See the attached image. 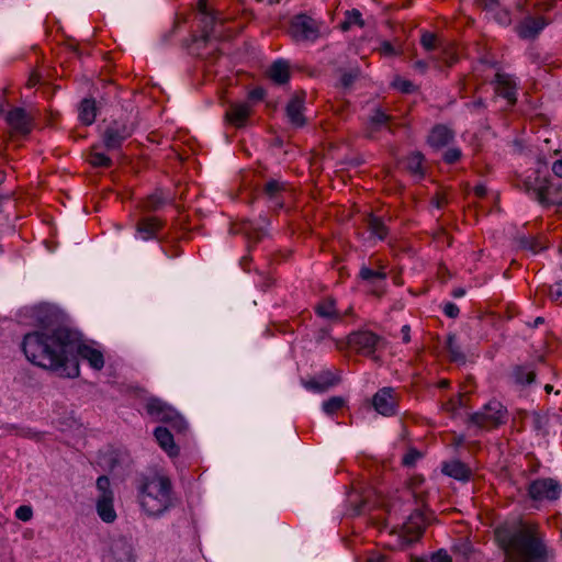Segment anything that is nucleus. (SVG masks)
I'll list each match as a JSON object with an SVG mask.
<instances>
[{
	"label": "nucleus",
	"instance_id": "nucleus-62",
	"mask_svg": "<svg viewBox=\"0 0 562 562\" xmlns=\"http://www.w3.org/2000/svg\"><path fill=\"white\" fill-rule=\"evenodd\" d=\"M465 294V290L462 288H457L452 291L453 297H462Z\"/></svg>",
	"mask_w": 562,
	"mask_h": 562
},
{
	"label": "nucleus",
	"instance_id": "nucleus-58",
	"mask_svg": "<svg viewBox=\"0 0 562 562\" xmlns=\"http://www.w3.org/2000/svg\"><path fill=\"white\" fill-rule=\"evenodd\" d=\"M198 10H199V12L202 15H205V14L210 13L209 10H207L206 0H199V2H198Z\"/></svg>",
	"mask_w": 562,
	"mask_h": 562
},
{
	"label": "nucleus",
	"instance_id": "nucleus-60",
	"mask_svg": "<svg viewBox=\"0 0 562 562\" xmlns=\"http://www.w3.org/2000/svg\"><path fill=\"white\" fill-rule=\"evenodd\" d=\"M474 193L476 196L483 198L486 194V187L483 184L475 186Z\"/></svg>",
	"mask_w": 562,
	"mask_h": 562
},
{
	"label": "nucleus",
	"instance_id": "nucleus-17",
	"mask_svg": "<svg viewBox=\"0 0 562 562\" xmlns=\"http://www.w3.org/2000/svg\"><path fill=\"white\" fill-rule=\"evenodd\" d=\"M164 223L158 217H142L135 225V238L143 241L158 239V233L162 228Z\"/></svg>",
	"mask_w": 562,
	"mask_h": 562
},
{
	"label": "nucleus",
	"instance_id": "nucleus-19",
	"mask_svg": "<svg viewBox=\"0 0 562 562\" xmlns=\"http://www.w3.org/2000/svg\"><path fill=\"white\" fill-rule=\"evenodd\" d=\"M493 83L495 85V90L499 95L508 100L510 103L516 102L517 83L510 75L496 72Z\"/></svg>",
	"mask_w": 562,
	"mask_h": 562
},
{
	"label": "nucleus",
	"instance_id": "nucleus-42",
	"mask_svg": "<svg viewBox=\"0 0 562 562\" xmlns=\"http://www.w3.org/2000/svg\"><path fill=\"white\" fill-rule=\"evenodd\" d=\"M162 204L164 199L158 193H155L148 196L145 206L147 210L155 211L159 209Z\"/></svg>",
	"mask_w": 562,
	"mask_h": 562
},
{
	"label": "nucleus",
	"instance_id": "nucleus-29",
	"mask_svg": "<svg viewBox=\"0 0 562 562\" xmlns=\"http://www.w3.org/2000/svg\"><path fill=\"white\" fill-rule=\"evenodd\" d=\"M392 121V116L387 115L383 110L375 109L370 117L367 137L370 139L375 138V133L384 125Z\"/></svg>",
	"mask_w": 562,
	"mask_h": 562
},
{
	"label": "nucleus",
	"instance_id": "nucleus-47",
	"mask_svg": "<svg viewBox=\"0 0 562 562\" xmlns=\"http://www.w3.org/2000/svg\"><path fill=\"white\" fill-rule=\"evenodd\" d=\"M351 503L353 504L352 515L359 516V515H362L363 513H366L367 506H368V502L366 499H361L359 502L351 499Z\"/></svg>",
	"mask_w": 562,
	"mask_h": 562
},
{
	"label": "nucleus",
	"instance_id": "nucleus-23",
	"mask_svg": "<svg viewBox=\"0 0 562 562\" xmlns=\"http://www.w3.org/2000/svg\"><path fill=\"white\" fill-rule=\"evenodd\" d=\"M110 552L116 562H131L133 560V547L126 538L120 537L112 540Z\"/></svg>",
	"mask_w": 562,
	"mask_h": 562
},
{
	"label": "nucleus",
	"instance_id": "nucleus-5",
	"mask_svg": "<svg viewBox=\"0 0 562 562\" xmlns=\"http://www.w3.org/2000/svg\"><path fill=\"white\" fill-rule=\"evenodd\" d=\"M324 23L306 13L294 15L289 25V34L297 43H314L322 35Z\"/></svg>",
	"mask_w": 562,
	"mask_h": 562
},
{
	"label": "nucleus",
	"instance_id": "nucleus-36",
	"mask_svg": "<svg viewBox=\"0 0 562 562\" xmlns=\"http://www.w3.org/2000/svg\"><path fill=\"white\" fill-rule=\"evenodd\" d=\"M447 348H448L449 355L453 361H456V362H464L465 361V356L463 355L460 347L456 342L454 336L451 335L448 337Z\"/></svg>",
	"mask_w": 562,
	"mask_h": 562
},
{
	"label": "nucleus",
	"instance_id": "nucleus-33",
	"mask_svg": "<svg viewBox=\"0 0 562 562\" xmlns=\"http://www.w3.org/2000/svg\"><path fill=\"white\" fill-rule=\"evenodd\" d=\"M514 378L518 384H531L536 380V372L527 366H518L514 370Z\"/></svg>",
	"mask_w": 562,
	"mask_h": 562
},
{
	"label": "nucleus",
	"instance_id": "nucleus-57",
	"mask_svg": "<svg viewBox=\"0 0 562 562\" xmlns=\"http://www.w3.org/2000/svg\"><path fill=\"white\" fill-rule=\"evenodd\" d=\"M468 106L472 110H479V109L484 108V101H483V99L479 98L477 100H475L471 103H468Z\"/></svg>",
	"mask_w": 562,
	"mask_h": 562
},
{
	"label": "nucleus",
	"instance_id": "nucleus-21",
	"mask_svg": "<svg viewBox=\"0 0 562 562\" xmlns=\"http://www.w3.org/2000/svg\"><path fill=\"white\" fill-rule=\"evenodd\" d=\"M5 120L14 131L21 134H29L31 132V117L22 108H14L9 111Z\"/></svg>",
	"mask_w": 562,
	"mask_h": 562
},
{
	"label": "nucleus",
	"instance_id": "nucleus-1",
	"mask_svg": "<svg viewBox=\"0 0 562 562\" xmlns=\"http://www.w3.org/2000/svg\"><path fill=\"white\" fill-rule=\"evenodd\" d=\"M34 317L37 329L25 334L22 341L30 362L67 378L79 375L78 357L95 370L104 367L102 352L83 344L81 334L67 324L59 310L41 305L35 308Z\"/></svg>",
	"mask_w": 562,
	"mask_h": 562
},
{
	"label": "nucleus",
	"instance_id": "nucleus-22",
	"mask_svg": "<svg viewBox=\"0 0 562 562\" xmlns=\"http://www.w3.org/2000/svg\"><path fill=\"white\" fill-rule=\"evenodd\" d=\"M285 189V182L271 179L263 186L262 193L269 200L271 206L281 209L283 206V193Z\"/></svg>",
	"mask_w": 562,
	"mask_h": 562
},
{
	"label": "nucleus",
	"instance_id": "nucleus-37",
	"mask_svg": "<svg viewBox=\"0 0 562 562\" xmlns=\"http://www.w3.org/2000/svg\"><path fill=\"white\" fill-rule=\"evenodd\" d=\"M95 149V146L93 147ZM89 162L94 167H110L112 165V160L109 156L103 153H99L92 150L89 157Z\"/></svg>",
	"mask_w": 562,
	"mask_h": 562
},
{
	"label": "nucleus",
	"instance_id": "nucleus-49",
	"mask_svg": "<svg viewBox=\"0 0 562 562\" xmlns=\"http://www.w3.org/2000/svg\"><path fill=\"white\" fill-rule=\"evenodd\" d=\"M380 50L383 55H386V56L396 54L394 46L390 42H383L381 44Z\"/></svg>",
	"mask_w": 562,
	"mask_h": 562
},
{
	"label": "nucleus",
	"instance_id": "nucleus-38",
	"mask_svg": "<svg viewBox=\"0 0 562 562\" xmlns=\"http://www.w3.org/2000/svg\"><path fill=\"white\" fill-rule=\"evenodd\" d=\"M345 404V401L340 396H333L323 403V411L327 415H333L339 411Z\"/></svg>",
	"mask_w": 562,
	"mask_h": 562
},
{
	"label": "nucleus",
	"instance_id": "nucleus-44",
	"mask_svg": "<svg viewBox=\"0 0 562 562\" xmlns=\"http://www.w3.org/2000/svg\"><path fill=\"white\" fill-rule=\"evenodd\" d=\"M429 562H452V558L443 549H440L429 557Z\"/></svg>",
	"mask_w": 562,
	"mask_h": 562
},
{
	"label": "nucleus",
	"instance_id": "nucleus-54",
	"mask_svg": "<svg viewBox=\"0 0 562 562\" xmlns=\"http://www.w3.org/2000/svg\"><path fill=\"white\" fill-rule=\"evenodd\" d=\"M479 3L484 8L492 10L498 4V0H477Z\"/></svg>",
	"mask_w": 562,
	"mask_h": 562
},
{
	"label": "nucleus",
	"instance_id": "nucleus-3",
	"mask_svg": "<svg viewBox=\"0 0 562 562\" xmlns=\"http://www.w3.org/2000/svg\"><path fill=\"white\" fill-rule=\"evenodd\" d=\"M137 498L143 512L150 517H160L178 504L170 477L160 472L139 479Z\"/></svg>",
	"mask_w": 562,
	"mask_h": 562
},
{
	"label": "nucleus",
	"instance_id": "nucleus-18",
	"mask_svg": "<svg viewBox=\"0 0 562 562\" xmlns=\"http://www.w3.org/2000/svg\"><path fill=\"white\" fill-rule=\"evenodd\" d=\"M269 221L266 217H260L259 221L246 220L240 223L239 232L250 243L260 241L267 234V226Z\"/></svg>",
	"mask_w": 562,
	"mask_h": 562
},
{
	"label": "nucleus",
	"instance_id": "nucleus-10",
	"mask_svg": "<svg viewBox=\"0 0 562 562\" xmlns=\"http://www.w3.org/2000/svg\"><path fill=\"white\" fill-rule=\"evenodd\" d=\"M561 493L562 485L551 477L533 480L528 486V495L535 502L557 501Z\"/></svg>",
	"mask_w": 562,
	"mask_h": 562
},
{
	"label": "nucleus",
	"instance_id": "nucleus-56",
	"mask_svg": "<svg viewBox=\"0 0 562 562\" xmlns=\"http://www.w3.org/2000/svg\"><path fill=\"white\" fill-rule=\"evenodd\" d=\"M329 336V329L328 328H321L317 334H316V341H322L324 340L325 338H327Z\"/></svg>",
	"mask_w": 562,
	"mask_h": 562
},
{
	"label": "nucleus",
	"instance_id": "nucleus-40",
	"mask_svg": "<svg viewBox=\"0 0 562 562\" xmlns=\"http://www.w3.org/2000/svg\"><path fill=\"white\" fill-rule=\"evenodd\" d=\"M420 43L426 50H434L439 47L437 36L430 32H424L422 34Z\"/></svg>",
	"mask_w": 562,
	"mask_h": 562
},
{
	"label": "nucleus",
	"instance_id": "nucleus-24",
	"mask_svg": "<svg viewBox=\"0 0 562 562\" xmlns=\"http://www.w3.org/2000/svg\"><path fill=\"white\" fill-rule=\"evenodd\" d=\"M441 471L443 474L459 481H468L471 475V470L469 467L460 460L443 462L441 465Z\"/></svg>",
	"mask_w": 562,
	"mask_h": 562
},
{
	"label": "nucleus",
	"instance_id": "nucleus-2",
	"mask_svg": "<svg viewBox=\"0 0 562 562\" xmlns=\"http://www.w3.org/2000/svg\"><path fill=\"white\" fill-rule=\"evenodd\" d=\"M494 535L510 562H548L549 552L537 526L504 522L495 528Z\"/></svg>",
	"mask_w": 562,
	"mask_h": 562
},
{
	"label": "nucleus",
	"instance_id": "nucleus-14",
	"mask_svg": "<svg viewBox=\"0 0 562 562\" xmlns=\"http://www.w3.org/2000/svg\"><path fill=\"white\" fill-rule=\"evenodd\" d=\"M374 409L383 416H392L396 414L397 401L396 393L393 387H382L372 400Z\"/></svg>",
	"mask_w": 562,
	"mask_h": 562
},
{
	"label": "nucleus",
	"instance_id": "nucleus-20",
	"mask_svg": "<svg viewBox=\"0 0 562 562\" xmlns=\"http://www.w3.org/2000/svg\"><path fill=\"white\" fill-rule=\"evenodd\" d=\"M251 113V106L248 102L233 103L225 113L226 121L237 127H244L247 124Z\"/></svg>",
	"mask_w": 562,
	"mask_h": 562
},
{
	"label": "nucleus",
	"instance_id": "nucleus-30",
	"mask_svg": "<svg viewBox=\"0 0 562 562\" xmlns=\"http://www.w3.org/2000/svg\"><path fill=\"white\" fill-rule=\"evenodd\" d=\"M270 78L277 83H285L290 78V67L284 60L274 61L269 69Z\"/></svg>",
	"mask_w": 562,
	"mask_h": 562
},
{
	"label": "nucleus",
	"instance_id": "nucleus-32",
	"mask_svg": "<svg viewBox=\"0 0 562 562\" xmlns=\"http://www.w3.org/2000/svg\"><path fill=\"white\" fill-rule=\"evenodd\" d=\"M518 245L520 248L538 254L547 248V246L535 236H520L518 238Z\"/></svg>",
	"mask_w": 562,
	"mask_h": 562
},
{
	"label": "nucleus",
	"instance_id": "nucleus-55",
	"mask_svg": "<svg viewBox=\"0 0 562 562\" xmlns=\"http://www.w3.org/2000/svg\"><path fill=\"white\" fill-rule=\"evenodd\" d=\"M402 333V340L403 342L407 344L411 340V327L408 325H404L401 329Z\"/></svg>",
	"mask_w": 562,
	"mask_h": 562
},
{
	"label": "nucleus",
	"instance_id": "nucleus-25",
	"mask_svg": "<svg viewBox=\"0 0 562 562\" xmlns=\"http://www.w3.org/2000/svg\"><path fill=\"white\" fill-rule=\"evenodd\" d=\"M98 113L97 102L93 98H85L78 105V119L85 125L94 123Z\"/></svg>",
	"mask_w": 562,
	"mask_h": 562
},
{
	"label": "nucleus",
	"instance_id": "nucleus-34",
	"mask_svg": "<svg viewBox=\"0 0 562 562\" xmlns=\"http://www.w3.org/2000/svg\"><path fill=\"white\" fill-rule=\"evenodd\" d=\"M315 312L323 318L339 319V314L335 308V301L333 299H327L319 303L315 307Z\"/></svg>",
	"mask_w": 562,
	"mask_h": 562
},
{
	"label": "nucleus",
	"instance_id": "nucleus-45",
	"mask_svg": "<svg viewBox=\"0 0 562 562\" xmlns=\"http://www.w3.org/2000/svg\"><path fill=\"white\" fill-rule=\"evenodd\" d=\"M364 562H393L387 554L379 551H372L367 555Z\"/></svg>",
	"mask_w": 562,
	"mask_h": 562
},
{
	"label": "nucleus",
	"instance_id": "nucleus-41",
	"mask_svg": "<svg viewBox=\"0 0 562 562\" xmlns=\"http://www.w3.org/2000/svg\"><path fill=\"white\" fill-rule=\"evenodd\" d=\"M15 517L22 521H29L33 517V509L29 505H21L15 509Z\"/></svg>",
	"mask_w": 562,
	"mask_h": 562
},
{
	"label": "nucleus",
	"instance_id": "nucleus-6",
	"mask_svg": "<svg viewBox=\"0 0 562 562\" xmlns=\"http://www.w3.org/2000/svg\"><path fill=\"white\" fill-rule=\"evenodd\" d=\"M145 409L153 419L168 424L177 431H183L187 428L184 418L161 398L155 396L148 397L146 400Z\"/></svg>",
	"mask_w": 562,
	"mask_h": 562
},
{
	"label": "nucleus",
	"instance_id": "nucleus-12",
	"mask_svg": "<svg viewBox=\"0 0 562 562\" xmlns=\"http://www.w3.org/2000/svg\"><path fill=\"white\" fill-rule=\"evenodd\" d=\"M349 345L356 349L359 353L364 356H371L374 353L376 346L380 341V337L369 330H360L350 334Z\"/></svg>",
	"mask_w": 562,
	"mask_h": 562
},
{
	"label": "nucleus",
	"instance_id": "nucleus-28",
	"mask_svg": "<svg viewBox=\"0 0 562 562\" xmlns=\"http://www.w3.org/2000/svg\"><path fill=\"white\" fill-rule=\"evenodd\" d=\"M367 228L370 233V238L384 240L389 234V229L381 217L369 214L366 220Z\"/></svg>",
	"mask_w": 562,
	"mask_h": 562
},
{
	"label": "nucleus",
	"instance_id": "nucleus-13",
	"mask_svg": "<svg viewBox=\"0 0 562 562\" xmlns=\"http://www.w3.org/2000/svg\"><path fill=\"white\" fill-rule=\"evenodd\" d=\"M548 24L549 21L544 16L528 14L518 23L516 32L522 40H533Z\"/></svg>",
	"mask_w": 562,
	"mask_h": 562
},
{
	"label": "nucleus",
	"instance_id": "nucleus-53",
	"mask_svg": "<svg viewBox=\"0 0 562 562\" xmlns=\"http://www.w3.org/2000/svg\"><path fill=\"white\" fill-rule=\"evenodd\" d=\"M419 457L418 452H411V453H407L404 459H403V463L405 465H412L416 458Z\"/></svg>",
	"mask_w": 562,
	"mask_h": 562
},
{
	"label": "nucleus",
	"instance_id": "nucleus-59",
	"mask_svg": "<svg viewBox=\"0 0 562 562\" xmlns=\"http://www.w3.org/2000/svg\"><path fill=\"white\" fill-rule=\"evenodd\" d=\"M353 80H355V76L351 74H344L341 77V82L346 87L351 85L353 82Z\"/></svg>",
	"mask_w": 562,
	"mask_h": 562
},
{
	"label": "nucleus",
	"instance_id": "nucleus-31",
	"mask_svg": "<svg viewBox=\"0 0 562 562\" xmlns=\"http://www.w3.org/2000/svg\"><path fill=\"white\" fill-rule=\"evenodd\" d=\"M424 157L420 153H412L405 159V168L407 171L417 179L424 177Z\"/></svg>",
	"mask_w": 562,
	"mask_h": 562
},
{
	"label": "nucleus",
	"instance_id": "nucleus-4",
	"mask_svg": "<svg viewBox=\"0 0 562 562\" xmlns=\"http://www.w3.org/2000/svg\"><path fill=\"white\" fill-rule=\"evenodd\" d=\"M516 187L542 205H550V202H554L552 186L546 177L540 176L539 170H527L517 178Z\"/></svg>",
	"mask_w": 562,
	"mask_h": 562
},
{
	"label": "nucleus",
	"instance_id": "nucleus-50",
	"mask_svg": "<svg viewBox=\"0 0 562 562\" xmlns=\"http://www.w3.org/2000/svg\"><path fill=\"white\" fill-rule=\"evenodd\" d=\"M265 97V91L263 89L261 88H257V89H254L249 92V98L251 100H256V101H259V100H262Z\"/></svg>",
	"mask_w": 562,
	"mask_h": 562
},
{
	"label": "nucleus",
	"instance_id": "nucleus-15",
	"mask_svg": "<svg viewBox=\"0 0 562 562\" xmlns=\"http://www.w3.org/2000/svg\"><path fill=\"white\" fill-rule=\"evenodd\" d=\"M304 102L305 93L302 92L294 94L286 104L285 114L289 123L294 128L303 127L306 123Z\"/></svg>",
	"mask_w": 562,
	"mask_h": 562
},
{
	"label": "nucleus",
	"instance_id": "nucleus-51",
	"mask_svg": "<svg viewBox=\"0 0 562 562\" xmlns=\"http://www.w3.org/2000/svg\"><path fill=\"white\" fill-rule=\"evenodd\" d=\"M418 519L423 520L420 516H418ZM407 530H411L413 529V526L408 525L406 526ZM414 529H415V538H419L423 532H424V521H422V524H417L416 526H414Z\"/></svg>",
	"mask_w": 562,
	"mask_h": 562
},
{
	"label": "nucleus",
	"instance_id": "nucleus-63",
	"mask_svg": "<svg viewBox=\"0 0 562 562\" xmlns=\"http://www.w3.org/2000/svg\"><path fill=\"white\" fill-rule=\"evenodd\" d=\"M411 562H429V557H427V555L412 557Z\"/></svg>",
	"mask_w": 562,
	"mask_h": 562
},
{
	"label": "nucleus",
	"instance_id": "nucleus-43",
	"mask_svg": "<svg viewBox=\"0 0 562 562\" xmlns=\"http://www.w3.org/2000/svg\"><path fill=\"white\" fill-rule=\"evenodd\" d=\"M461 157V150L457 147L448 148L443 154V160L447 164H454Z\"/></svg>",
	"mask_w": 562,
	"mask_h": 562
},
{
	"label": "nucleus",
	"instance_id": "nucleus-9",
	"mask_svg": "<svg viewBox=\"0 0 562 562\" xmlns=\"http://www.w3.org/2000/svg\"><path fill=\"white\" fill-rule=\"evenodd\" d=\"M506 409L498 401H490L480 412L470 416L471 423L480 428L491 429L505 423Z\"/></svg>",
	"mask_w": 562,
	"mask_h": 562
},
{
	"label": "nucleus",
	"instance_id": "nucleus-16",
	"mask_svg": "<svg viewBox=\"0 0 562 562\" xmlns=\"http://www.w3.org/2000/svg\"><path fill=\"white\" fill-rule=\"evenodd\" d=\"M340 382V376L338 373L331 370H324L316 374L308 381H304L303 385L306 390L323 393L328 391L330 387L337 385Z\"/></svg>",
	"mask_w": 562,
	"mask_h": 562
},
{
	"label": "nucleus",
	"instance_id": "nucleus-11",
	"mask_svg": "<svg viewBox=\"0 0 562 562\" xmlns=\"http://www.w3.org/2000/svg\"><path fill=\"white\" fill-rule=\"evenodd\" d=\"M215 22L216 18L214 14L209 13L203 15L201 20L202 25V35L194 36L192 44L189 49L192 54H195L202 58H207L210 56L209 52H204L209 44H211V40L215 35Z\"/></svg>",
	"mask_w": 562,
	"mask_h": 562
},
{
	"label": "nucleus",
	"instance_id": "nucleus-61",
	"mask_svg": "<svg viewBox=\"0 0 562 562\" xmlns=\"http://www.w3.org/2000/svg\"><path fill=\"white\" fill-rule=\"evenodd\" d=\"M446 203V200L441 196H436L432 199V204L437 207V209H441Z\"/></svg>",
	"mask_w": 562,
	"mask_h": 562
},
{
	"label": "nucleus",
	"instance_id": "nucleus-8",
	"mask_svg": "<svg viewBox=\"0 0 562 562\" xmlns=\"http://www.w3.org/2000/svg\"><path fill=\"white\" fill-rule=\"evenodd\" d=\"M134 131L135 126L128 120H113L102 133V144L106 150H117Z\"/></svg>",
	"mask_w": 562,
	"mask_h": 562
},
{
	"label": "nucleus",
	"instance_id": "nucleus-64",
	"mask_svg": "<svg viewBox=\"0 0 562 562\" xmlns=\"http://www.w3.org/2000/svg\"><path fill=\"white\" fill-rule=\"evenodd\" d=\"M412 88H413V83H412V82H409V81H404V82H403V85H402V87H401V90H402L403 92H411Z\"/></svg>",
	"mask_w": 562,
	"mask_h": 562
},
{
	"label": "nucleus",
	"instance_id": "nucleus-48",
	"mask_svg": "<svg viewBox=\"0 0 562 562\" xmlns=\"http://www.w3.org/2000/svg\"><path fill=\"white\" fill-rule=\"evenodd\" d=\"M549 295L552 301H561L562 300V282L554 283L550 288Z\"/></svg>",
	"mask_w": 562,
	"mask_h": 562
},
{
	"label": "nucleus",
	"instance_id": "nucleus-39",
	"mask_svg": "<svg viewBox=\"0 0 562 562\" xmlns=\"http://www.w3.org/2000/svg\"><path fill=\"white\" fill-rule=\"evenodd\" d=\"M359 276L366 281L385 280L386 273L382 270H372L367 267L360 269Z\"/></svg>",
	"mask_w": 562,
	"mask_h": 562
},
{
	"label": "nucleus",
	"instance_id": "nucleus-52",
	"mask_svg": "<svg viewBox=\"0 0 562 562\" xmlns=\"http://www.w3.org/2000/svg\"><path fill=\"white\" fill-rule=\"evenodd\" d=\"M552 171L557 177L562 178V157L553 162Z\"/></svg>",
	"mask_w": 562,
	"mask_h": 562
},
{
	"label": "nucleus",
	"instance_id": "nucleus-26",
	"mask_svg": "<svg viewBox=\"0 0 562 562\" xmlns=\"http://www.w3.org/2000/svg\"><path fill=\"white\" fill-rule=\"evenodd\" d=\"M155 438L159 446L170 456L178 454V448L175 445L173 436L170 430L166 427H157L154 431Z\"/></svg>",
	"mask_w": 562,
	"mask_h": 562
},
{
	"label": "nucleus",
	"instance_id": "nucleus-27",
	"mask_svg": "<svg viewBox=\"0 0 562 562\" xmlns=\"http://www.w3.org/2000/svg\"><path fill=\"white\" fill-rule=\"evenodd\" d=\"M453 138V133L451 130L443 125H437L432 128L431 133L428 136V143L432 147H443L448 145Z\"/></svg>",
	"mask_w": 562,
	"mask_h": 562
},
{
	"label": "nucleus",
	"instance_id": "nucleus-7",
	"mask_svg": "<svg viewBox=\"0 0 562 562\" xmlns=\"http://www.w3.org/2000/svg\"><path fill=\"white\" fill-rule=\"evenodd\" d=\"M95 487L98 491L95 501L97 513L102 521L111 524L117 516L114 508V492L111 488L109 477L105 475L99 476Z\"/></svg>",
	"mask_w": 562,
	"mask_h": 562
},
{
	"label": "nucleus",
	"instance_id": "nucleus-46",
	"mask_svg": "<svg viewBox=\"0 0 562 562\" xmlns=\"http://www.w3.org/2000/svg\"><path fill=\"white\" fill-rule=\"evenodd\" d=\"M442 311L449 318H456L460 313L459 307L452 302L445 303Z\"/></svg>",
	"mask_w": 562,
	"mask_h": 562
},
{
	"label": "nucleus",
	"instance_id": "nucleus-35",
	"mask_svg": "<svg viewBox=\"0 0 562 562\" xmlns=\"http://www.w3.org/2000/svg\"><path fill=\"white\" fill-rule=\"evenodd\" d=\"M361 12L357 9H352L351 11L346 12V20L341 24V29L344 31L349 30L352 25L363 26V20L361 18Z\"/></svg>",
	"mask_w": 562,
	"mask_h": 562
}]
</instances>
